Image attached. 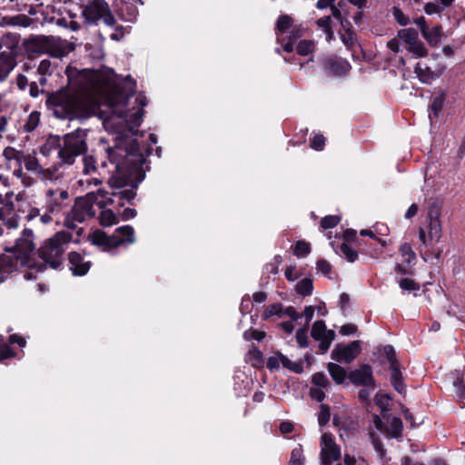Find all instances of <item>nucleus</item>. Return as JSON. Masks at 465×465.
I'll return each instance as SVG.
<instances>
[{"label":"nucleus","mask_w":465,"mask_h":465,"mask_svg":"<svg viewBox=\"0 0 465 465\" xmlns=\"http://www.w3.org/2000/svg\"><path fill=\"white\" fill-rule=\"evenodd\" d=\"M66 74L72 90L74 85H79L83 90H94L105 97L112 111L111 120L116 117L126 123L129 128L139 126L143 115V107L146 105V97L139 94L135 98L137 107L131 111L125 108L127 99L134 94L136 87V83L131 76L120 78L109 68L77 72L68 67Z\"/></svg>","instance_id":"f257e3e1"},{"label":"nucleus","mask_w":465,"mask_h":465,"mask_svg":"<svg viewBox=\"0 0 465 465\" xmlns=\"http://www.w3.org/2000/svg\"><path fill=\"white\" fill-rule=\"evenodd\" d=\"M109 161L114 166V174L109 180L113 188L112 195L119 200L130 202L135 197V187L131 185L132 175L136 173L137 167L133 164V158L140 156L137 144L131 140L128 142L122 136L116 137L114 147L107 149Z\"/></svg>","instance_id":"f03ea898"},{"label":"nucleus","mask_w":465,"mask_h":465,"mask_svg":"<svg viewBox=\"0 0 465 465\" xmlns=\"http://www.w3.org/2000/svg\"><path fill=\"white\" fill-rule=\"evenodd\" d=\"M35 248L33 231L23 230L21 236L15 241L14 252L8 251L0 255V283L5 282L8 275L17 270L19 266L29 264L28 256Z\"/></svg>","instance_id":"7ed1b4c3"},{"label":"nucleus","mask_w":465,"mask_h":465,"mask_svg":"<svg viewBox=\"0 0 465 465\" xmlns=\"http://www.w3.org/2000/svg\"><path fill=\"white\" fill-rule=\"evenodd\" d=\"M0 225L6 230L16 229L19 226V213L26 215L30 208L25 192L15 193L11 190L0 193Z\"/></svg>","instance_id":"20e7f679"},{"label":"nucleus","mask_w":465,"mask_h":465,"mask_svg":"<svg viewBox=\"0 0 465 465\" xmlns=\"http://www.w3.org/2000/svg\"><path fill=\"white\" fill-rule=\"evenodd\" d=\"M85 137V130L76 129L70 134H66L62 141L57 137H51L44 145L43 151H45L48 146L54 145L58 143V157L61 163L70 165L74 163L76 157L86 151Z\"/></svg>","instance_id":"39448f33"},{"label":"nucleus","mask_w":465,"mask_h":465,"mask_svg":"<svg viewBox=\"0 0 465 465\" xmlns=\"http://www.w3.org/2000/svg\"><path fill=\"white\" fill-rule=\"evenodd\" d=\"M67 198L68 193L65 190L48 189L45 192V213H41L39 208L30 206L27 214L25 215V219L27 221H32L35 218H39L41 223L50 224L63 211L64 207L63 201Z\"/></svg>","instance_id":"423d86ee"},{"label":"nucleus","mask_w":465,"mask_h":465,"mask_svg":"<svg viewBox=\"0 0 465 465\" xmlns=\"http://www.w3.org/2000/svg\"><path fill=\"white\" fill-rule=\"evenodd\" d=\"M46 104L56 118L69 120L78 117L82 107L78 95L71 93L70 90H63L48 95Z\"/></svg>","instance_id":"0eeeda50"},{"label":"nucleus","mask_w":465,"mask_h":465,"mask_svg":"<svg viewBox=\"0 0 465 465\" xmlns=\"http://www.w3.org/2000/svg\"><path fill=\"white\" fill-rule=\"evenodd\" d=\"M90 242L104 251H111L124 244H132L135 242L134 228L130 225L118 227L111 236L102 230H95L89 235Z\"/></svg>","instance_id":"6e6552de"},{"label":"nucleus","mask_w":465,"mask_h":465,"mask_svg":"<svg viewBox=\"0 0 465 465\" xmlns=\"http://www.w3.org/2000/svg\"><path fill=\"white\" fill-rule=\"evenodd\" d=\"M71 240V233L64 231L56 232L41 246V257L46 263H49L52 268H57L60 265V259Z\"/></svg>","instance_id":"1a4fd4ad"},{"label":"nucleus","mask_w":465,"mask_h":465,"mask_svg":"<svg viewBox=\"0 0 465 465\" xmlns=\"http://www.w3.org/2000/svg\"><path fill=\"white\" fill-rule=\"evenodd\" d=\"M94 193L90 192L84 197L77 198L72 210L64 219V226L69 229H75L77 223L92 218L95 212L94 210Z\"/></svg>","instance_id":"9d476101"},{"label":"nucleus","mask_w":465,"mask_h":465,"mask_svg":"<svg viewBox=\"0 0 465 465\" xmlns=\"http://www.w3.org/2000/svg\"><path fill=\"white\" fill-rule=\"evenodd\" d=\"M33 45H38L37 51L48 53L51 56L61 58L75 48L74 44L61 38L44 36L33 41Z\"/></svg>","instance_id":"9b49d317"},{"label":"nucleus","mask_w":465,"mask_h":465,"mask_svg":"<svg viewBox=\"0 0 465 465\" xmlns=\"http://www.w3.org/2000/svg\"><path fill=\"white\" fill-rule=\"evenodd\" d=\"M428 220V225L421 228L419 232L420 240L424 245H429L432 242H439L442 234L440 212L437 208L430 210Z\"/></svg>","instance_id":"f8f14e48"},{"label":"nucleus","mask_w":465,"mask_h":465,"mask_svg":"<svg viewBox=\"0 0 465 465\" xmlns=\"http://www.w3.org/2000/svg\"><path fill=\"white\" fill-rule=\"evenodd\" d=\"M7 37L0 38V82L4 81L15 68V47L5 45Z\"/></svg>","instance_id":"ddd939ff"},{"label":"nucleus","mask_w":465,"mask_h":465,"mask_svg":"<svg viewBox=\"0 0 465 465\" xmlns=\"http://www.w3.org/2000/svg\"><path fill=\"white\" fill-rule=\"evenodd\" d=\"M341 457V450L330 433L321 437V465H331Z\"/></svg>","instance_id":"4468645a"},{"label":"nucleus","mask_w":465,"mask_h":465,"mask_svg":"<svg viewBox=\"0 0 465 465\" xmlns=\"http://www.w3.org/2000/svg\"><path fill=\"white\" fill-rule=\"evenodd\" d=\"M398 37L408 45V51L415 57H424L428 51L422 42L419 40L418 32L413 28H406L398 31Z\"/></svg>","instance_id":"2eb2a0df"},{"label":"nucleus","mask_w":465,"mask_h":465,"mask_svg":"<svg viewBox=\"0 0 465 465\" xmlns=\"http://www.w3.org/2000/svg\"><path fill=\"white\" fill-rule=\"evenodd\" d=\"M360 352L361 341H354L347 346L335 347L331 353V357L334 361L350 363L360 354Z\"/></svg>","instance_id":"dca6fc26"},{"label":"nucleus","mask_w":465,"mask_h":465,"mask_svg":"<svg viewBox=\"0 0 465 465\" xmlns=\"http://www.w3.org/2000/svg\"><path fill=\"white\" fill-rule=\"evenodd\" d=\"M107 5L104 0H89L82 11V15L88 24H95L107 11Z\"/></svg>","instance_id":"f3484780"},{"label":"nucleus","mask_w":465,"mask_h":465,"mask_svg":"<svg viewBox=\"0 0 465 465\" xmlns=\"http://www.w3.org/2000/svg\"><path fill=\"white\" fill-rule=\"evenodd\" d=\"M348 377L354 385L371 387L374 390V380L370 365H361L359 369L352 371Z\"/></svg>","instance_id":"a211bd4d"},{"label":"nucleus","mask_w":465,"mask_h":465,"mask_svg":"<svg viewBox=\"0 0 465 465\" xmlns=\"http://www.w3.org/2000/svg\"><path fill=\"white\" fill-rule=\"evenodd\" d=\"M385 353L388 356V360L391 363V384L394 389L401 394L404 392V385L402 382L401 373L399 369V364L394 358V350L392 346H386L384 348Z\"/></svg>","instance_id":"6ab92c4d"},{"label":"nucleus","mask_w":465,"mask_h":465,"mask_svg":"<svg viewBox=\"0 0 465 465\" xmlns=\"http://www.w3.org/2000/svg\"><path fill=\"white\" fill-rule=\"evenodd\" d=\"M3 155L6 161L7 167L13 169L14 176L22 175V163L25 160V154L11 147H6Z\"/></svg>","instance_id":"aec40b11"},{"label":"nucleus","mask_w":465,"mask_h":465,"mask_svg":"<svg viewBox=\"0 0 465 465\" xmlns=\"http://www.w3.org/2000/svg\"><path fill=\"white\" fill-rule=\"evenodd\" d=\"M70 270L74 275L84 276L85 275L91 267V263L88 261H84V258L76 252H72L68 255Z\"/></svg>","instance_id":"412c9836"},{"label":"nucleus","mask_w":465,"mask_h":465,"mask_svg":"<svg viewBox=\"0 0 465 465\" xmlns=\"http://www.w3.org/2000/svg\"><path fill=\"white\" fill-rule=\"evenodd\" d=\"M443 70V66H438L434 70H431L430 66L422 62L418 63L415 67V73L418 78L424 84H429L441 75Z\"/></svg>","instance_id":"4be33fe9"},{"label":"nucleus","mask_w":465,"mask_h":465,"mask_svg":"<svg viewBox=\"0 0 465 465\" xmlns=\"http://www.w3.org/2000/svg\"><path fill=\"white\" fill-rule=\"evenodd\" d=\"M326 69L335 75L347 74L351 66V64L342 58L340 57H330L324 62Z\"/></svg>","instance_id":"5701e85b"},{"label":"nucleus","mask_w":465,"mask_h":465,"mask_svg":"<svg viewBox=\"0 0 465 465\" xmlns=\"http://www.w3.org/2000/svg\"><path fill=\"white\" fill-rule=\"evenodd\" d=\"M292 19L288 15H281L276 23L277 44L285 42V34L293 26Z\"/></svg>","instance_id":"b1692460"},{"label":"nucleus","mask_w":465,"mask_h":465,"mask_svg":"<svg viewBox=\"0 0 465 465\" xmlns=\"http://www.w3.org/2000/svg\"><path fill=\"white\" fill-rule=\"evenodd\" d=\"M442 34V27L437 25L430 29L427 28V30L423 32L422 36L430 46H436L440 42Z\"/></svg>","instance_id":"393cba45"},{"label":"nucleus","mask_w":465,"mask_h":465,"mask_svg":"<svg viewBox=\"0 0 465 465\" xmlns=\"http://www.w3.org/2000/svg\"><path fill=\"white\" fill-rule=\"evenodd\" d=\"M327 370L332 378V380L337 384H341L345 381L347 377V373L344 368L340 366L339 364L330 362L327 366Z\"/></svg>","instance_id":"a878e982"},{"label":"nucleus","mask_w":465,"mask_h":465,"mask_svg":"<svg viewBox=\"0 0 465 465\" xmlns=\"http://www.w3.org/2000/svg\"><path fill=\"white\" fill-rule=\"evenodd\" d=\"M445 100L446 93L444 91L439 90L434 94L431 100L430 109L435 115H438L441 112Z\"/></svg>","instance_id":"bb28decb"},{"label":"nucleus","mask_w":465,"mask_h":465,"mask_svg":"<svg viewBox=\"0 0 465 465\" xmlns=\"http://www.w3.org/2000/svg\"><path fill=\"white\" fill-rule=\"evenodd\" d=\"M330 332H334L332 330H326V325L323 321H317L313 323L312 328V336L314 340H322L327 337Z\"/></svg>","instance_id":"cd10ccee"},{"label":"nucleus","mask_w":465,"mask_h":465,"mask_svg":"<svg viewBox=\"0 0 465 465\" xmlns=\"http://www.w3.org/2000/svg\"><path fill=\"white\" fill-rule=\"evenodd\" d=\"M94 203L102 209L114 202V200L109 196L107 192L101 189L94 193Z\"/></svg>","instance_id":"c85d7f7f"},{"label":"nucleus","mask_w":465,"mask_h":465,"mask_svg":"<svg viewBox=\"0 0 465 465\" xmlns=\"http://www.w3.org/2000/svg\"><path fill=\"white\" fill-rule=\"evenodd\" d=\"M400 253L402 258V263L411 265L416 260V255L408 243H404L400 248Z\"/></svg>","instance_id":"c756f323"},{"label":"nucleus","mask_w":465,"mask_h":465,"mask_svg":"<svg viewBox=\"0 0 465 465\" xmlns=\"http://www.w3.org/2000/svg\"><path fill=\"white\" fill-rule=\"evenodd\" d=\"M312 281L309 278L302 279L295 286L296 292L302 296H308L312 294Z\"/></svg>","instance_id":"7c9ffc66"},{"label":"nucleus","mask_w":465,"mask_h":465,"mask_svg":"<svg viewBox=\"0 0 465 465\" xmlns=\"http://www.w3.org/2000/svg\"><path fill=\"white\" fill-rule=\"evenodd\" d=\"M100 223L103 226H112L117 223V217L110 209H104L100 213Z\"/></svg>","instance_id":"2f4dec72"},{"label":"nucleus","mask_w":465,"mask_h":465,"mask_svg":"<svg viewBox=\"0 0 465 465\" xmlns=\"http://www.w3.org/2000/svg\"><path fill=\"white\" fill-rule=\"evenodd\" d=\"M283 312V308L281 303H273L267 306L262 313V318L264 320L269 319L272 316L282 317Z\"/></svg>","instance_id":"473e14b6"},{"label":"nucleus","mask_w":465,"mask_h":465,"mask_svg":"<svg viewBox=\"0 0 465 465\" xmlns=\"http://www.w3.org/2000/svg\"><path fill=\"white\" fill-rule=\"evenodd\" d=\"M314 50V43L311 40H302L296 46V51L300 55L306 56Z\"/></svg>","instance_id":"72a5a7b5"},{"label":"nucleus","mask_w":465,"mask_h":465,"mask_svg":"<svg viewBox=\"0 0 465 465\" xmlns=\"http://www.w3.org/2000/svg\"><path fill=\"white\" fill-rule=\"evenodd\" d=\"M402 431V422L400 418H392L390 422L389 433L391 437L398 438Z\"/></svg>","instance_id":"f704fd0d"},{"label":"nucleus","mask_w":465,"mask_h":465,"mask_svg":"<svg viewBox=\"0 0 465 465\" xmlns=\"http://www.w3.org/2000/svg\"><path fill=\"white\" fill-rule=\"evenodd\" d=\"M290 463L291 465L304 464L303 450L301 446H298L292 450Z\"/></svg>","instance_id":"c9c22d12"},{"label":"nucleus","mask_w":465,"mask_h":465,"mask_svg":"<svg viewBox=\"0 0 465 465\" xmlns=\"http://www.w3.org/2000/svg\"><path fill=\"white\" fill-rule=\"evenodd\" d=\"M84 169L83 172L84 174L89 175L96 172V164L95 160L91 155H85L83 158Z\"/></svg>","instance_id":"e433bc0d"},{"label":"nucleus","mask_w":465,"mask_h":465,"mask_svg":"<svg viewBox=\"0 0 465 465\" xmlns=\"http://www.w3.org/2000/svg\"><path fill=\"white\" fill-rule=\"evenodd\" d=\"M280 361L282 363V366L284 368L293 371L294 372L300 373L302 371V367L301 364L292 362L291 360H289L285 355L280 353Z\"/></svg>","instance_id":"4c0bfd02"},{"label":"nucleus","mask_w":465,"mask_h":465,"mask_svg":"<svg viewBox=\"0 0 465 465\" xmlns=\"http://www.w3.org/2000/svg\"><path fill=\"white\" fill-rule=\"evenodd\" d=\"M341 252L350 262H353L358 258V252L347 243H342L340 247Z\"/></svg>","instance_id":"58836bf2"},{"label":"nucleus","mask_w":465,"mask_h":465,"mask_svg":"<svg viewBox=\"0 0 465 465\" xmlns=\"http://www.w3.org/2000/svg\"><path fill=\"white\" fill-rule=\"evenodd\" d=\"M398 283L400 285V287L404 290V291H409V292H412V291H418L420 290V285L419 283H417L414 280L412 279H409V278H403V279H400L398 281Z\"/></svg>","instance_id":"ea45409f"},{"label":"nucleus","mask_w":465,"mask_h":465,"mask_svg":"<svg viewBox=\"0 0 465 465\" xmlns=\"http://www.w3.org/2000/svg\"><path fill=\"white\" fill-rule=\"evenodd\" d=\"M341 40L347 48H351L355 44V35L351 29H345L341 34Z\"/></svg>","instance_id":"a19ab883"},{"label":"nucleus","mask_w":465,"mask_h":465,"mask_svg":"<svg viewBox=\"0 0 465 465\" xmlns=\"http://www.w3.org/2000/svg\"><path fill=\"white\" fill-rule=\"evenodd\" d=\"M311 252L310 244L303 241H299L294 248V255L297 257H304L305 255L309 254Z\"/></svg>","instance_id":"79ce46f5"},{"label":"nucleus","mask_w":465,"mask_h":465,"mask_svg":"<svg viewBox=\"0 0 465 465\" xmlns=\"http://www.w3.org/2000/svg\"><path fill=\"white\" fill-rule=\"evenodd\" d=\"M341 221V217L338 215H327L321 221V226L323 229H331L335 227Z\"/></svg>","instance_id":"37998d69"},{"label":"nucleus","mask_w":465,"mask_h":465,"mask_svg":"<svg viewBox=\"0 0 465 465\" xmlns=\"http://www.w3.org/2000/svg\"><path fill=\"white\" fill-rule=\"evenodd\" d=\"M303 35V30L300 25H293L287 34H285V41L290 40L295 42Z\"/></svg>","instance_id":"c03bdc74"},{"label":"nucleus","mask_w":465,"mask_h":465,"mask_svg":"<svg viewBox=\"0 0 465 465\" xmlns=\"http://www.w3.org/2000/svg\"><path fill=\"white\" fill-rule=\"evenodd\" d=\"M15 356V352L6 342H4L0 337V362L5 359Z\"/></svg>","instance_id":"a18cd8bd"},{"label":"nucleus","mask_w":465,"mask_h":465,"mask_svg":"<svg viewBox=\"0 0 465 465\" xmlns=\"http://www.w3.org/2000/svg\"><path fill=\"white\" fill-rule=\"evenodd\" d=\"M312 383L316 388L323 389L329 386V381L327 377L322 372H317L313 374Z\"/></svg>","instance_id":"49530a36"},{"label":"nucleus","mask_w":465,"mask_h":465,"mask_svg":"<svg viewBox=\"0 0 465 465\" xmlns=\"http://www.w3.org/2000/svg\"><path fill=\"white\" fill-rule=\"evenodd\" d=\"M40 121V114L37 112H33L30 114L28 120L25 124V129L28 132L33 131L39 124Z\"/></svg>","instance_id":"de8ad7c7"},{"label":"nucleus","mask_w":465,"mask_h":465,"mask_svg":"<svg viewBox=\"0 0 465 465\" xmlns=\"http://www.w3.org/2000/svg\"><path fill=\"white\" fill-rule=\"evenodd\" d=\"M371 444L373 445L374 450L379 453L381 457L384 455V449L382 444L380 441L379 435L376 432H370L369 434Z\"/></svg>","instance_id":"09e8293b"},{"label":"nucleus","mask_w":465,"mask_h":465,"mask_svg":"<svg viewBox=\"0 0 465 465\" xmlns=\"http://www.w3.org/2000/svg\"><path fill=\"white\" fill-rule=\"evenodd\" d=\"M392 15L399 25L402 26L408 25L409 18L403 14V12L399 7L394 6L392 8Z\"/></svg>","instance_id":"8fccbe9b"},{"label":"nucleus","mask_w":465,"mask_h":465,"mask_svg":"<svg viewBox=\"0 0 465 465\" xmlns=\"http://www.w3.org/2000/svg\"><path fill=\"white\" fill-rule=\"evenodd\" d=\"M317 25L319 27L322 28L324 32L328 35V38L331 39L332 36V32L331 30V16H324L317 21Z\"/></svg>","instance_id":"3c124183"},{"label":"nucleus","mask_w":465,"mask_h":465,"mask_svg":"<svg viewBox=\"0 0 465 465\" xmlns=\"http://www.w3.org/2000/svg\"><path fill=\"white\" fill-rule=\"evenodd\" d=\"M296 341L300 347L308 346L307 328H300L296 331Z\"/></svg>","instance_id":"603ef678"},{"label":"nucleus","mask_w":465,"mask_h":465,"mask_svg":"<svg viewBox=\"0 0 465 465\" xmlns=\"http://www.w3.org/2000/svg\"><path fill=\"white\" fill-rule=\"evenodd\" d=\"M265 337V332L256 330H249L243 333V338L246 341L256 340L261 341Z\"/></svg>","instance_id":"864d4df0"},{"label":"nucleus","mask_w":465,"mask_h":465,"mask_svg":"<svg viewBox=\"0 0 465 465\" xmlns=\"http://www.w3.org/2000/svg\"><path fill=\"white\" fill-rule=\"evenodd\" d=\"M330 420V409L326 405H321V411L318 416V421L321 426L328 423Z\"/></svg>","instance_id":"5fc2aeb1"},{"label":"nucleus","mask_w":465,"mask_h":465,"mask_svg":"<svg viewBox=\"0 0 465 465\" xmlns=\"http://www.w3.org/2000/svg\"><path fill=\"white\" fill-rule=\"evenodd\" d=\"M334 338L335 332H330L327 334V337H323L322 340H318L320 341V349L323 351H328Z\"/></svg>","instance_id":"6e6d98bb"},{"label":"nucleus","mask_w":465,"mask_h":465,"mask_svg":"<svg viewBox=\"0 0 465 465\" xmlns=\"http://www.w3.org/2000/svg\"><path fill=\"white\" fill-rule=\"evenodd\" d=\"M24 163H25L26 170L34 172V173H38L41 168L35 159L27 157L26 155H25V160L24 161Z\"/></svg>","instance_id":"4d7b16f0"},{"label":"nucleus","mask_w":465,"mask_h":465,"mask_svg":"<svg viewBox=\"0 0 465 465\" xmlns=\"http://www.w3.org/2000/svg\"><path fill=\"white\" fill-rule=\"evenodd\" d=\"M325 138L322 134H316L312 140L311 147L316 151L323 149Z\"/></svg>","instance_id":"13d9d810"},{"label":"nucleus","mask_w":465,"mask_h":465,"mask_svg":"<svg viewBox=\"0 0 465 465\" xmlns=\"http://www.w3.org/2000/svg\"><path fill=\"white\" fill-rule=\"evenodd\" d=\"M310 396L312 400L319 401V402L322 401L325 398V394H324L322 389L316 388V387H313L311 389Z\"/></svg>","instance_id":"bf43d9fd"},{"label":"nucleus","mask_w":465,"mask_h":465,"mask_svg":"<svg viewBox=\"0 0 465 465\" xmlns=\"http://www.w3.org/2000/svg\"><path fill=\"white\" fill-rule=\"evenodd\" d=\"M317 270L322 275L328 276L331 272V267L328 262H326L324 260H321L317 262Z\"/></svg>","instance_id":"052dcab7"},{"label":"nucleus","mask_w":465,"mask_h":465,"mask_svg":"<svg viewBox=\"0 0 465 465\" xmlns=\"http://www.w3.org/2000/svg\"><path fill=\"white\" fill-rule=\"evenodd\" d=\"M281 365H282V363L280 361V353H276L268 359L267 367L270 370L279 369Z\"/></svg>","instance_id":"680f3d73"},{"label":"nucleus","mask_w":465,"mask_h":465,"mask_svg":"<svg viewBox=\"0 0 465 465\" xmlns=\"http://www.w3.org/2000/svg\"><path fill=\"white\" fill-rule=\"evenodd\" d=\"M104 23L109 26H114L116 23V20L114 16L113 15L112 12L110 11L109 5H107V11L103 14L101 16Z\"/></svg>","instance_id":"e2e57ef3"},{"label":"nucleus","mask_w":465,"mask_h":465,"mask_svg":"<svg viewBox=\"0 0 465 465\" xmlns=\"http://www.w3.org/2000/svg\"><path fill=\"white\" fill-rule=\"evenodd\" d=\"M282 315L289 316L292 322H297L301 318V315L292 306H288L287 308H285L283 310Z\"/></svg>","instance_id":"0e129e2a"},{"label":"nucleus","mask_w":465,"mask_h":465,"mask_svg":"<svg viewBox=\"0 0 465 465\" xmlns=\"http://www.w3.org/2000/svg\"><path fill=\"white\" fill-rule=\"evenodd\" d=\"M424 10L428 15H434L441 12V8L437 3H427L424 6Z\"/></svg>","instance_id":"69168bd1"},{"label":"nucleus","mask_w":465,"mask_h":465,"mask_svg":"<svg viewBox=\"0 0 465 465\" xmlns=\"http://www.w3.org/2000/svg\"><path fill=\"white\" fill-rule=\"evenodd\" d=\"M374 401L377 405L384 409L389 404L390 398L384 394H378L375 396Z\"/></svg>","instance_id":"338daca9"},{"label":"nucleus","mask_w":465,"mask_h":465,"mask_svg":"<svg viewBox=\"0 0 465 465\" xmlns=\"http://www.w3.org/2000/svg\"><path fill=\"white\" fill-rule=\"evenodd\" d=\"M357 331V327L353 324H346L341 327L340 333L347 336L355 333Z\"/></svg>","instance_id":"774afa93"}]
</instances>
